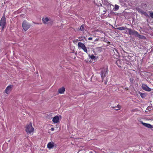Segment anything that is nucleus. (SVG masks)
<instances>
[{"label":"nucleus","instance_id":"f257e3e1","mask_svg":"<svg viewBox=\"0 0 153 153\" xmlns=\"http://www.w3.org/2000/svg\"><path fill=\"white\" fill-rule=\"evenodd\" d=\"M128 30L129 34L130 35H134L135 36L137 37L140 39H144L146 37L139 34L138 32L134 30H132L131 28H127Z\"/></svg>","mask_w":153,"mask_h":153},{"label":"nucleus","instance_id":"f03ea898","mask_svg":"<svg viewBox=\"0 0 153 153\" xmlns=\"http://www.w3.org/2000/svg\"><path fill=\"white\" fill-rule=\"evenodd\" d=\"M25 131L27 134H30L33 132L34 129L32 127V124L30 123L29 125H27L26 126Z\"/></svg>","mask_w":153,"mask_h":153},{"label":"nucleus","instance_id":"7ed1b4c3","mask_svg":"<svg viewBox=\"0 0 153 153\" xmlns=\"http://www.w3.org/2000/svg\"><path fill=\"white\" fill-rule=\"evenodd\" d=\"M108 72V69L106 67L102 69L101 71V76L102 79V81L104 78L106 76V75Z\"/></svg>","mask_w":153,"mask_h":153},{"label":"nucleus","instance_id":"20e7f679","mask_svg":"<svg viewBox=\"0 0 153 153\" xmlns=\"http://www.w3.org/2000/svg\"><path fill=\"white\" fill-rule=\"evenodd\" d=\"M22 26L24 30L26 31L30 27V25L25 20L22 23Z\"/></svg>","mask_w":153,"mask_h":153},{"label":"nucleus","instance_id":"39448f33","mask_svg":"<svg viewBox=\"0 0 153 153\" xmlns=\"http://www.w3.org/2000/svg\"><path fill=\"white\" fill-rule=\"evenodd\" d=\"M6 23L5 17L4 16H3L0 21V25L1 27L2 30L5 27Z\"/></svg>","mask_w":153,"mask_h":153},{"label":"nucleus","instance_id":"423d86ee","mask_svg":"<svg viewBox=\"0 0 153 153\" xmlns=\"http://www.w3.org/2000/svg\"><path fill=\"white\" fill-rule=\"evenodd\" d=\"M78 47L81 48L86 53H87V48L84 44L81 42H79L78 43Z\"/></svg>","mask_w":153,"mask_h":153},{"label":"nucleus","instance_id":"0eeeda50","mask_svg":"<svg viewBox=\"0 0 153 153\" xmlns=\"http://www.w3.org/2000/svg\"><path fill=\"white\" fill-rule=\"evenodd\" d=\"M13 87V86L12 85H10L8 86L6 88L4 91L7 94H10L11 91L12 90V89Z\"/></svg>","mask_w":153,"mask_h":153},{"label":"nucleus","instance_id":"6e6552de","mask_svg":"<svg viewBox=\"0 0 153 153\" xmlns=\"http://www.w3.org/2000/svg\"><path fill=\"white\" fill-rule=\"evenodd\" d=\"M142 88L143 90L148 91H150L151 90V89L150 88L145 85H142Z\"/></svg>","mask_w":153,"mask_h":153},{"label":"nucleus","instance_id":"1a4fd4ad","mask_svg":"<svg viewBox=\"0 0 153 153\" xmlns=\"http://www.w3.org/2000/svg\"><path fill=\"white\" fill-rule=\"evenodd\" d=\"M54 143L53 142H49L47 144V147L49 149H52L54 146Z\"/></svg>","mask_w":153,"mask_h":153},{"label":"nucleus","instance_id":"9d476101","mask_svg":"<svg viewBox=\"0 0 153 153\" xmlns=\"http://www.w3.org/2000/svg\"><path fill=\"white\" fill-rule=\"evenodd\" d=\"M59 118L57 116L54 117L52 120L53 122L55 123H57L59 121Z\"/></svg>","mask_w":153,"mask_h":153},{"label":"nucleus","instance_id":"9b49d317","mask_svg":"<svg viewBox=\"0 0 153 153\" xmlns=\"http://www.w3.org/2000/svg\"><path fill=\"white\" fill-rule=\"evenodd\" d=\"M49 19L50 18L46 17L45 18H43L42 21L44 24H48V22L49 21Z\"/></svg>","mask_w":153,"mask_h":153},{"label":"nucleus","instance_id":"f8f14e48","mask_svg":"<svg viewBox=\"0 0 153 153\" xmlns=\"http://www.w3.org/2000/svg\"><path fill=\"white\" fill-rule=\"evenodd\" d=\"M65 89L64 87H62L59 88L58 90V92L59 93L62 94L64 93L65 91Z\"/></svg>","mask_w":153,"mask_h":153},{"label":"nucleus","instance_id":"ddd939ff","mask_svg":"<svg viewBox=\"0 0 153 153\" xmlns=\"http://www.w3.org/2000/svg\"><path fill=\"white\" fill-rule=\"evenodd\" d=\"M140 123L144 126L148 128H150V127H151V125L149 124L144 123L143 121H140Z\"/></svg>","mask_w":153,"mask_h":153},{"label":"nucleus","instance_id":"4468645a","mask_svg":"<svg viewBox=\"0 0 153 153\" xmlns=\"http://www.w3.org/2000/svg\"><path fill=\"white\" fill-rule=\"evenodd\" d=\"M112 108L114 109L115 110L117 111L120 109L121 106L118 105L117 106L113 107Z\"/></svg>","mask_w":153,"mask_h":153},{"label":"nucleus","instance_id":"2eb2a0df","mask_svg":"<svg viewBox=\"0 0 153 153\" xmlns=\"http://www.w3.org/2000/svg\"><path fill=\"white\" fill-rule=\"evenodd\" d=\"M127 28H127L126 27L122 26L119 27L117 28V29L120 30H125L126 29L127 30Z\"/></svg>","mask_w":153,"mask_h":153},{"label":"nucleus","instance_id":"dca6fc26","mask_svg":"<svg viewBox=\"0 0 153 153\" xmlns=\"http://www.w3.org/2000/svg\"><path fill=\"white\" fill-rule=\"evenodd\" d=\"M93 51L94 52L96 51H98L99 52H100L101 51V50L100 47H97Z\"/></svg>","mask_w":153,"mask_h":153},{"label":"nucleus","instance_id":"f3484780","mask_svg":"<svg viewBox=\"0 0 153 153\" xmlns=\"http://www.w3.org/2000/svg\"><path fill=\"white\" fill-rule=\"evenodd\" d=\"M138 12L140 13L141 14H143L146 16L148 15L147 13L146 12L144 11H143L142 10H140L138 11Z\"/></svg>","mask_w":153,"mask_h":153},{"label":"nucleus","instance_id":"a211bd4d","mask_svg":"<svg viewBox=\"0 0 153 153\" xmlns=\"http://www.w3.org/2000/svg\"><path fill=\"white\" fill-rule=\"evenodd\" d=\"M84 30V26L83 25H81L79 29V30L82 31H83Z\"/></svg>","mask_w":153,"mask_h":153},{"label":"nucleus","instance_id":"6ab92c4d","mask_svg":"<svg viewBox=\"0 0 153 153\" xmlns=\"http://www.w3.org/2000/svg\"><path fill=\"white\" fill-rule=\"evenodd\" d=\"M140 94L141 97L143 98H144L146 96V95L144 93H140Z\"/></svg>","mask_w":153,"mask_h":153},{"label":"nucleus","instance_id":"aec40b11","mask_svg":"<svg viewBox=\"0 0 153 153\" xmlns=\"http://www.w3.org/2000/svg\"><path fill=\"white\" fill-rule=\"evenodd\" d=\"M119 6L117 5H115V7H114V11H116V10H117L119 8Z\"/></svg>","mask_w":153,"mask_h":153},{"label":"nucleus","instance_id":"412c9836","mask_svg":"<svg viewBox=\"0 0 153 153\" xmlns=\"http://www.w3.org/2000/svg\"><path fill=\"white\" fill-rule=\"evenodd\" d=\"M53 21L50 18L49 21L48 22V24L49 25H52L53 23Z\"/></svg>","mask_w":153,"mask_h":153},{"label":"nucleus","instance_id":"4be33fe9","mask_svg":"<svg viewBox=\"0 0 153 153\" xmlns=\"http://www.w3.org/2000/svg\"><path fill=\"white\" fill-rule=\"evenodd\" d=\"M90 58H91V59H94L96 58V56H95L94 55L92 54L90 56Z\"/></svg>","mask_w":153,"mask_h":153},{"label":"nucleus","instance_id":"5701e85b","mask_svg":"<svg viewBox=\"0 0 153 153\" xmlns=\"http://www.w3.org/2000/svg\"><path fill=\"white\" fill-rule=\"evenodd\" d=\"M150 16L151 18H153V12L150 13Z\"/></svg>","mask_w":153,"mask_h":153},{"label":"nucleus","instance_id":"b1692460","mask_svg":"<svg viewBox=\"0 0 153 153\" xmlns=\"http://www.w3.org/2000/svg\"><path fill=\"white\" fill-rule=\"evenodd\" d=\"M150 128L153 130V126L151 125V127H150Z\"/></svg>","mask_w":153,"mask_h":153},{"label":"nucleus","instance_id":"393cba45","mask_svg":"<svg viewBox=\"0 0 153 153\" xmlns=\"http://www.w3.org/2000/svg\"><path fill=\"white\" fill-rule=\"evenodd\" d=\"M88 39L89 40H92V37H89L88 38Z\"/></svg>","mask_w":153,"mask_h":153},{"label":"nucleus","instance_id":"a878e982","mask_svg":"<svg viewBox=\"0 0 153 153\" xmlns=\"http://www.w3.org/2000/svg\"><path fill=\"white\" fill-rule=\"evenodd\" d=\"M107 81L106 80V81L105 82V84L106 85L107 84Z\"/></svg>","mask_w":153,"mask_h":153},{"label":"nucleus","instance_id":"bb28decb","mask_svg":"<svg viewBox=\"0 0 153 153\" xmlns=\"http://www.w3.org/2000/svg\"><path fill=\"white\" fill-rule=\"evenodd\" d=\"M51 130L52 131H53L54 130V128H51Z\"/></svg>","mask_w":153,"mask_h":153},{"label":"nucleus","instance_id":"cd10ccee","mask_svg":"<svg viewBox=\"0 0 153 153\" xmlns=\"http://www.w3.org/2000/svg\"><path fill=\"white\" fill-rule=\"evenodd\" d=\"M99 40V39H96L95 40V41H98Z\"/></svg>","mask_w":153,"mask_h":153},{"label":"nucleus","instance_id":"c85d7f7f","mask_svg":"<svg viewBox=\"0 0 153 153\" xmlns=\"http://www.w3.org/2000/svg\"><path fill=\"white\" fill-rule=\"evenodd\" d=\"M130 80L131 82V81H132L133 80V79L131 78L130 79Z\"/></svg>","mask_w":153,"mask_h":153},{"label":"nucleus","instance_id":"c756f323","mask_svg":"<svg viewBox=\"0 0 153 153\" xmlns=\"http://www.w3.org/2000/svg\"><path fill=\"white\" fill-rule=\"evenodd\" d=\"M107 153H112H112H108V152H107Z\"/></svg>","mask_w":153,"mask_h":153}]
</instances>
